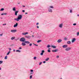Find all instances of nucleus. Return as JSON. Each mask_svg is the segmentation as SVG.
<instances>
[{"label":"nucleus","mask_w":79,"mask_h":79,"mask_svg":"<svg viewBox=\"0 0 79 79\" xmlns=\"http://www.w3.org/2000/svg\"><path fill=\"white\" fill-rule=\"evenodd\" d=\"M37 28H39V27L38 26H37Z\"/></svg>","instance_id":"obj_49"},{"label":"nucleus","mask_w":79,"mask_h":79,"mask_svg":"<svg viewBox=\"0 0 79 79\" xmlns=\"http://www.w3.org/2000/svg\"><path fill=\"white\" fill-rule=\"evenodd\" d=\"M18 23H16V24H15L14 26V27H17L18 26Z\"/></svg>","instance_id":"obj_11"},{"label":"nucleus","mask_w":79,"mask_h":79,"mask_svg":"<svg viewBox=\"0 0 79 79\" xmlns=\"http://www.w3.org/2000/svg\"><path fill=\"white\" fill-rule=\"evenodd\" d=\"M63 26V23H61L59 25V27H60V28H62Z\"/></svg>","instance_id":"obj_9"},{"label":"nucleus","mask_w":79,"mask_h":79,"mask_svg":"<svg viewBox=\"0 0 79 79\" xmlns=\"http://www.w3.org/2000/svg\"><path fill=\"white\" fill-rule=\"evenodd\" d=\"M22 49V48H21V47H20L19 48V49Z\"/></svg>","instance_id":"obj_50"},{"label":"nucleus","mask_w":79,"mask_h":79,"mask_svg":"<svg viewBox=\"0 0 79 79\" xmlns=\"http://www.w3.org/2000/svg\"><path fill=\"white\" fill-rule=\"evenodd\" d=\"M22 17L23 16H22V15H19L18 16L17 18H15L14 20H15L17 21H19V20H20L22 19Z\"/></svg>","instance_id":"obj_1"},{"label":"nucleus","mask_w":79,"mask_h":79,"mask_svg":"<svg viewBox=\"0 0 79 79\" xmlns=\"http://www.w3.org/2000/svg\"><path fill=\"white\" fill-rule=\"evenodd\" d=\"M17 31H16V29L12 30H11V32H13V33H15V32H16Z\"/></svg>","instance_id":"obj_7"},{"label":"nucleus","mask_w":79,"mask_h":79,"mask_svg":"<svg viewBox=\"0 0 79 79\" xmlns=\"http://www.w3.org/2000/svg\"><path fill=\"white\" fill-rule=\"evenodd\" d=\"M33 74V73H31L30 74Z\"/></svg>","instance_id":"obj_51"},{"label":"nucleus","mask_w":79,"mask_h":79,"mask_svg":"<svg viewBox=\"0 0 79 79\" xmlns=\"http://www.w3.org/2000/svg\"><path fill=\"white\" fill-rule=\"evenodd\" d=\"M39 23H36V25H39Z\"/></svg>","instance_id":"obj_47"},{"label":"nucleus","mask_w":79,"mask_h":79,"mask_svg":"<svg viewBox=\"0 0 79 79\" xmlns=\"http://www.w3.org/2000/svg\"><path fill=\"white\" fill-rule=\"evenodd\" d=\"M4 8H2L1 10V11H3V10H4Z\"/></svg>","instance_id":"obj_29"},{"label":"nucleus","mask_w":79,"mask_h":79,"mask_svg":"<svg viewBox=\"0 0 79 79\" xmlns=\"http://www.w3.org/2000/svg\"><path fill=\"white\" fill-rule=\"evenodd\" d=\"M32 44H29V46H32Z\"/></svg>","instance_id":"obj_40"},{"label":"nucleus","mask_w":79,"mask_h":79,"mask_svg":"<svg viewBox=\"0 0 79 79\" xmlns=\"http://www.w3.org/2000/svg\"><path fill=\"white\" fill-rule=\"evenodd\" d=\"M34 60H36V57H34Z\"/></svg>","instance_id":"obj_37"},{"label":"nucleus","mask_w":79,"mask_h":79,"mask_svg":"<svg viewBox=\"0 0 79 79\" xmlns=\"http://www.w3.org/2000/svg\"><path fill=\"white\" fill-rule=\"evenodd\" d=\"M48 49L49 50H50V49H51V48H48Z\"/></svg>","instance_id":"obj_55"},{"label":"nucleus","mask_w":79,"mask_h":79,"mask_svg":"<svg viewBox=\"0 0 79 79\" xmlns=\"http://www.w3.org/2000/svg\"><path fill=\"white\" fill-rule=\"evenodd\" d=\"M71 48V47L67 48L65 49V51H69V50H70Z\"/></svg>","instance_id":"obj_4"},{"label":"nucleus","mask_w":79,"mask_h":79,"mask_svg":"<svg viewBox=\"0 0 79 79\" xmlns=\"http://www.w3.org/2000/svg\"><path fill=\"white\" fill-rule=\"evenodd\" d=\"M46 63V62H45V61H44L43 62V63Z\"/></svg>","instance_id":"obj_46"},{"label":"nucleus","mask_w":79,"mask_h":79,"mask_svg":"<svg viewBox=\"0 0 79 79\" xmlns=\"http://www.w3.org/2000/svg\"><path fill=\"white\" fill-rule=\"evenodd\" d=\"M1 69H2V68H1V67H0V70H1Z\"/></svg>","instance_id":"obj_57"},{"label":"nucleus","mask_w":79,"mask_h":79,"mask_svg":"<svg viewBox=\"0 0 79 79\" xmlns=\"http://www.w3.org/2000/svg\"><path fill=\"white\" fill-rule=\"evenodd\" d=\"M10 52H11L10 51H9V52H8L7 54V55H8L10 53Z\"/></svg>","instance_id":"obj_22"},{"label":"nucleus","mask_w":79,"mask_h":79,"mask_svg":"<svg viewBox=\"0 0 79 79\" xmlns=\"http://www.w3.org/2000/svg\"><path fill=\"white\" fill-rule=\"evenodd\" d=\"M19 12V11H16L15 12V16H17V14Z\"/></svg>","instance_id":"obj_14"},{"label":"nucleus","mask_w":79,"mask_h":79,"mask_svg":"<svg viewBox=\"0 0 79 79\" xmlns=\"http://www.w3.org/2000/svg\"><path fill=\"white\" fill-rule=\"evenodd\" d=\"M32 37H34V35H32Z\"/></svg>","instance_id":"obj_48"},{"label":"nucleus","mask_w":79,"mask_h":79,"mask_svg":"<svg viewBox=\"0 0 79 79\" xmlns=\"http://www.w3.org/2000/svg\"><path fill=\"white\" fill-rule=\"evenodd\" d=\"M64 40H67V38L65 37V38H64Z\"/></svg>","instance_id":"obj_32"},{"label":"nucleus","mask_w":79,"mask_h":79,"mask_svg":"<svg viewBox=\"0 0 79 79\" xmlns=\"http://www.w3.org/2000/svg\"><path fill=\"white\" fill-rule=\"evenodd\" d=\"M26 34H28V32L23 33H22V35H26Z\"/></svg>","instance_id":"obj_18"},{"label":"nucleus","mask_w":79,"mask_h":79,"mask_svg":"<svg viewBox=\"0 0 79 79\" xmlns=\"http://www.w3.org/2000/svg\"><path fill=\"white\" fill-rule=\"evenodd\" d=\"M16 52H21V51H19V50H17L16 51Z\"/></svg>","instance_id":"obj_26"},{"label":"nucleus","mask_w":79,"mask_h":79,"mask_svg":"<svg viewBox=\"0 0 79 79\" xmlns=\"http://www.w3.org/2000/svg\"><path fill=\"white\" fill-rule=\"evenodd\" d=\"M70 13H72V10H70Z\"/></svg>","instance_id":"obj_41"},{"label":"nucleus","mask_w":79,"mask_h":79,"mask_svg":"<svg viewBox=\"0 0 79 79\" xmlns=\"http://www.w3.org/2000/svg\"><path fill=\"white\" fill-rule=\"evenodd\" d=\"M42 64V62H40V63L39 65H40V64Z\"/></svg>","instance_id":"obj_45"},{"label":"nucleus","mask_w":79,"mask_h":79,"mask_svg":"<svg viewBox=\"0 0 79 79\" xmlns=\"http://www.w3.org/2000/svg\"><path fill=\"white\" fill-rule=\"evenodd\" d=\"M56 58H59V56H57L56 57Z\"/></svg>","instance_id":"obj_34"},{"label":"nucleus","mask_w":79,"mask_h":79,"mask_svg":"<svg viewBox=\"0 0 79 79\" xmlns=\"http://www.w3.org/2000/svg\"><path fill=\"white\" fill-rule=\"evenodd\" d=\"M73 26H76V23H73Z\"/></svg>","instance_id":"obj_38"},{"label":"nucleus","mask_w":79,"mask_h":79,"mask_svg":"<svg viewBox=\"0 0 79 79\" xmlns=\"http://www.w3.org/2000/svg\"><path fill=\"white\" fill-rule=\"evenodd\" d=\"M22 12H23V13H24L25 12V10H23L22 11Z\"/></svg>","instance_id":"obj_42"},{"label":"nucleus","mask_w":79,"mask_h":79,"mask_svg":"<svg viewBox=\"0 0 79 79\" xmlns=\"http://www.w3.org/2000/svg\"><path fill=\"white\" fill-rule=\"evenodd\" d=\"M22 45H23V46H25V45H26V44L25 43H22Z\"/></svg>","instance_id":"obj_19"},{"label":"nucleus","mask_w":79,"mask_h":79,"mask_svg":"<svg viewBox=\"0 0 79 79\" xmlns=\"http://www.w3.org/2000/svg\"><path fill=\"white\" fill-rule=\"evenodd\" d=\"M51 47L53 48H56V46H53V45H51Z\"/></svg>","instance_id":"obj_15"},{"label":"nucleus","mask_w":79,"mask_h":79,"mask_svg":"<svg viewBox=\"0 0 79 79\" xmlns=\"http://www.w3.org/2000/svg\"><path fill=\"white\" fill-rule=\"evenodd\" d=\"M25 40H26V39L24 37L20 39V41L21 42H24Z\"/></svg>","instance_id":"obj_3"},{"label":"nucleus","mask_w":79,"mask_h":79,"mask_svg":"<svg viewBox=\"0 0 79 79\" xmlns=\"http://www.w3.org/2000/svg\"><path fill=\"white\" fill-rule=\"evenodd\" d=\"M27 13H25V15H27Z\"/></svg>","instance_id":"obj_54"},{"label":"nucleus","mask_w":79,"mask_h":79,"mask_svg":"<svg viewBox=\"0 0 79 79\" xmlns=\"http://www.w3.org/2000/svg\"><path fill=\"white\" fill-rule=\"evenodd\" d=\"M2 63H3L2 61H0V64H2Z\"/></svg>","instance_id":"obj_30"},{"label":"nucleus","mask_w":79,"mask_h":79,"mask_svg":"<svg viewBox=\"0 0 79 79\" xmlns=\"http://www.w3.org/2000/svg\"><path fill=\"white\" fill-rule=\"evenodd\" d=\"M42 42V40H39L37 41V43H39V42Z\"/></svg>","instance_id":"obj_20"},{"label":"nucleus","mask_w":79,"mask_h":79,"mask_svg":"<svg viewBox=\"0 0 79 79\" xmlns=\"http://www.w3.org/2000/svg\"><path fill=\"white\" fill-rule=\"evenodd\" d=\"M79 32H78L77 34V36H79Z\"/></svg>","instance_id":"obj_33"},{"label":"nucleus","mask_w":79,"mask_h":79,"mask_svg":"<svg viewBox=\"0 0 79 79\" xmlns=\"http://www.w3.org/2000/svg\"><path fill=\"white\" fill-rule=\"evenodd\" d=\"M23 7H25V6H23Z\"/></svg>","instance_id":"obj_56"},{"label":"nucleus","mask_w":79,"mask_h":79,"mask_svg":"<svg viewBox=\"0 0 79 79\" xmlns=\"http://www.w3.org/2000/svg\"><path fill=\"white\" fill-rule=\"evenodd\" d=\"M15 39V37H12L11 38V40H14Z\"/></svg>","instance_id":"obj_23"},{"label":"nucleus","mask_w":79,"mask_h":79,"mask_svg":"<svg viewBox=\"0 0 79 79\" xmlns=\"http://www.w3.org/2000/svg\"><path fill=\"white\" fill-rule=\"evenodd\" d=\"M50 47H51V46H50V45H48L47 46L48 48H50Z\"/></svg>","instance_id":"obj_25"},{"label":"nucleus","mask_w":79,"mask_h":79,"mask_svg":"<svg viewBox=\"0 0 79 79\" xmlns=\"http://www.w3.org/2000/svg\"><path fill=\"white\" fill-rule=\"evenodd\" d=\"M31 72H33V70H31Z\"/></svg>","instance_id":"obj_43"},{"label":"nucleus","mask_w":79,"mask_h":79,"mask_svg":"<svg viewBox=\"0 0 79 79\" xmlns=\"http://www.w3.org/2000/svg\"><path fill=\"white\" fill-rule=\"evenodd\" d=\"M63 48H67L68 47V45H64L62 46Z\"/></svg>","instance_id":"obj_12"},{"label":"nucleus","mask_w":79,"mask_h":79,"mask_svg":"<svg viewBox=\"0 0 79 79\" xmlns=\"http://www.w3.org/2000/svg\"><path fill=\"white\" fill-rule=\"evenodd\" d=\"M77 16H79V15H77Z\"/></svg>","instance_id":"obj_58"},{"label":"nucleus","mask_w":79,"mask_h":79,"mask_svg":"<svg viewBox=\"0 0 79 79\" xmlns=\"http://www.w3.org/2000/svg\"><path fill=\"white\" fill-rule=\"evenodd\" d=\"M18 4H20V3H18Z\"/></svg>","instance_id":"obj_59"},{"label":"nucleus","mask_w":79,"mask_h":79,"mask_svg":"<svg viewBox=\"0 0 79 79\" xmlns=\"http://www.w3.org/2000/svg\"><path fill=\"white\" fill-rule=\"evenodd\" d=\"M67 44H69V45H70V44H71V42L69 41L67 42Z\"/></svg>","instance_id":"obj_16"},{"label":"nucleus","mask_w":79,"mask_h":79,"mask_svg":"<svg viewBox=\"0 0 79 79\" xmlns=\"http://www.w3.org/2000/svg\"><path fill=\"white\" fill-rule=\"evenodd\" d=\"M48 52H51V51H50V50H48Z\"/></svg>","instance_id":"obj_35"},{"label":"nucleus","mask_w":79,"mask_h":79,"mask_svg":"<svg viewBox=\"0 0 79 79\" xmlns=\"http://www.w3.org/2000/svg\"><path fill=\"white\" fill-rule=\"evenodd\" d=\"M51 8H53V6H50L48 8V11L49 12H50L51 13H52V10L51 9Z\"/></svg>","instance_id":"obj_2"},{"label":"nucleus","mask_w":79,"mask_h":79,"mask_svg":"<svg viewBox=\"0 0 79 79\" xmlns=\"http://www.w3.org/2000/svg\"><path fill=\"white\" fill-rule=\"evenodd\" d=\"M0 35H1V36L3 35V34H0Z\"/></svg>","instance_id":"obj_52"},{"label":"nucleus","mask_w":79,"mask_h":79,"mask_svg":"<svg viewBox=\"0 0 79 79\" xmlns=\"http://www.w3.org/2000/svg\"><path fill=\"white\" fill-rule=\"evenodd\" d=\"M3 25H6V23L3 24Z\"/></svg>","instance_id":"obj_44"},{"label":"nucleus","mask_w":79,"mask_h":79,"mask_svg":"<svg viewBox=\"0 0 79 79\" xmlns=\"http://www.w3.org/2000/svg\"><path fill=\"white\" fill-rule=\"evenodd\" d=\"M25 37L26 38H27L28 39H30L31 38V36L29 35H25Z\"/></svg>","instance_id":"obj_5"},{"label":"nucleus","mask_w":79,"mask_h":79,"mask_svg":"<svg viewBox=\"0 0 79 79\" xmlns=\"http://www.w3.org/2000/svg\"><path fill=\"white\" fill-rule=\"evenodd\" d=\"M58 51V49H55V50H52V52H56Z\"/></svg>","instance_id":"obj_8"},{"label":"nucleus","mask_w":79,"mask_h":79,"mask_svg":"<svg viewBox=\"0 0 79 79\" xmlns=\"http://www.w3.org/2000/svg\"><path fill=\"white\" fill-rule=\"evenodd\" d=\"M8 49H9L10 51L11 50V48H8Z\"/></svg>","instance_id":"obj_39"},{"label":"nucleus","mask_w":79,"mask_h":79,"mask_svg":"<svg viewBox=\"0 0 79 79\" xmlns=\"http://www.w3.org/2000/svg\"><path fill=\"white\" fill-rule=\"evenodd\" d=\"M7 15V13H4L1 14V15Z\"/></svg>","instance_id":"obj_31"},{"label":"nucleus","mask_w":79,"mask_h":79,"mask_svg":"<svg viewBox=\"0 0 79 79\" xmlns=\"http://www.w3.org/2000/svg\"><path fill=\"white\" fill-rule=\"evenodd\" d=\"M61 42H62V40L61 39H59L57 41L58 43H60Z\"/></svg>","instance_id":"obj_13"},{"label":"nucleus","mask_w":79,"mask_h":79,"mask_svg":"<svg viewBox=\"0 0 79 79\" xmlns=\"http://www.w3.org/2000/svg\"><path fill=\"white\" fill-rule=\"evenodd\" d=\"M0 11H1V10H0Z\"/></svg>","instance_id":"obj_61"},{"label":"nucleus","mask_w":79,"mask_h":79,"mask_svg":"<svg viewBox=\"0 0 79 79\" xmlns=\"http://www.w3.org/2000/svg\"><path fill=\"white\" fill-rule=\"evenodd\" d=\"M1 57H2V56H1Z\"/></svg>","instance_id":"obj_60"},{"label":"nucleus","mask_w":79,"mask_h":79,"mask_svg":"<svg viewBox=\"0 0 79 79\" xmlns=\"http://www.w3.org/2000/svg\"><path fill=\"white\" fill-rule=\"evenodd\" d=\"M13 51L14 52H15V50L14 49L13 50Z\"/></svg>","instance_id":"obj_53"},{"label":"nucleus","mask_w":79,"mask_h":79,"mask_svg":"<svg viewBox=\"0 0 79 79\" xmlns=\"http://www.w3.org/2000/svg\"><path fill=\"white\" fill-rule=\"evenodd\" d=\"M48 60H49V58H47V59H46L45 60L46 61H48Z\"/></svg>","instance_id":"obj_24"},{"label":"nucleus","mask_w":79,"mask_h":79,"mask_svg":"<svg viewBox=\"0 0 79 79\" xmlns=\"http://www.w3.org/2000/svg\"><path fill=\"white\" fill-rule=\"evenodd\" d=\"M32 75H31V76H30V79H32Z\"/></svg>","instance_id":"obj_28"},{"label":"nucleus","mask_w":79,"mask_h":79,"mask_svg":"<svg viewBox=\"0 0 79 79\" xmlns=\"http://www.w3.org/2000/svg\"><path fill=\"white\" fill-rule=\"evenodd\" d=\"M13 11H16V7H14L13 8Z\"/></svg>","instance_id":"obj_21"},{"label":"nucleus","mask_w":79,"mask_h":79,"mask_svg":"<svg viewBox=\"0 0 79 79\" xmlns=\"http://www.w3.org/2000/svg\"><path fill=\"white\" fill-rule=\"evenodd\" d=\"M45 53V51L44 50H43L41 51V53H40V55H41V56H42L43 55H44V53Z\"/></svg>","instance_id":"obj_6"},{"label":"nucleus","mask_w":79,"mask_h":79,"mask_svg":"<svg viewBox=\"0 0 79 79\" xmlns=\"http://www.w3.org/2000/svg\"><path fill=\"white\" fill-rule=\"evenodd\" d=\"M7 56H6L5 57V60H7Z\"/></svg>","instance_id":"obj_27"},{"label":"nucleus","mask_w":79,"mask_h":79,"mask_svg":"<svg viewBox=\"0 0 79 79\" xmlns=\"http://www.w3.org/2000/svg\"><path fill=\"white\" fill-rule=\"evenodd\" d=\"M76 38H73L72 40V43H74L76 41Z\"/></svg>","instance_id":"obj_10"},{"label":"nucleus","mask_w":79,"mask_h":79,"mask_svg":"<svg viewBox=\"0 0 79 79\" xmlns=\"http://www.w3.org/2000/svg\"><path fill=\"white\" fill-rule=\"evenodd\" d=\"M24 42V43H26V44H30V43L29 41H25Z\"/></svg>","instance_id":"obj_17"},{"label":"nucleus","mask_w":79,"mask_h":79,"mask_svg":"<svg viewBox=\"0 0 79 79\" xmlns=\"http://www.w3.org/2000/svg\"><path fill=\"white\" fill-rule=\"evenodd\" d=\"M34 45H35V46H37V47L38 46V45H37V44H34Z\"/></svg>","instance_id":"obj_36"}]
</instances>
